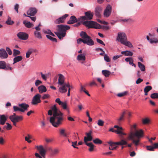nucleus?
Masks as SVG:
<instances>
[{"label":"nucleus","instance_id":"7","mask_svg":"<svg viewBox=\"0 0 158 158\" xmlns=\"http://www.w3.org/2000/svg\"><path fill=\"white\" fill-rule=\"evenodd\" d=\"M85 16H80L78 18L79 21L81 22H82L83 20H91L93 17V13L90 11H88L85 12Z\"/></svg>","mask_w":158,"mask_h":158},{"label":"nucleus","instance_id":"19","mask_svg":"<svg viewBox=\"0 0 158 158\" xmlns=\"http://www.w3.org/2000/svg\"><path fill=\"white\" fill-rule=\"evenodd\" d=\"M37 10L35 8H31L28 11L27 14L28 15L31 16L34 15L37 13Z\"/></svg>","mask_w":158,"mask_h":158},{"label":"nucleus","instance_id":"40","mask_svg":"<svg viewBox=\"0 0 158 158\" xmlns=\"http://www.w3.org/2000/svg\"><path fill=\"white\" fill-rule=\"evenodd\" d=\"M6 23L9 25H11L14 23V22L11 20V19L10 17H8V19L6 22Z\"/></svg>","mask_w":158,"mask_h":158},{"label":"nucleus","instance_id":"20","mask_svg":"<svg viewBox=\"0 0 158 158\" xmlns=\"http://www.w3.org/2000/svg\"><path fill=\"white\" fill-rule=\"evenodd\" d=\"M7 117L4 114L0 115V124L4 125L7 120Z\"/></svg>","mask_w":158,"mask_h":158},{"label":"nucleus","instance_id":"43","mask_svg":"<svg viewBox=\"0 0 158 158\" xmlns=\"http://www.w3.org/2000/svg\"><path fill=\"white\" fill-rule=\"evenodd\" d=\"M152 87L151 86H147L145 87L144 89V92L148 93L150 90L152 89Z\"/></svg>","mask_w":158,"mask_h":158},{"label":"nucleus","instance_id":"59","mask_svg":"<svg viewBox=\"0 0 158 158\" xmlns=\"http://www.w3.org/2000/svg\"><path fill=\"white\" fill-rule=\"evenodd\" d=\"M96 40H97V42L98 43H99L100 44H102V45H103L104 46L105 45V44L102 40H101L98 38H97Z\"/></svg>","mask_w":158,"mask_h":158},{"label":"nucleus","instance_id":"42","mask_svg":"<svg viewBox=\"0 0 158 158\" xmlns=\"http://www.w3.org/2000/svg\"><path fill=\"white\" fill-rule=\"evenodd\" d=\"M13 109L14 111L16 112L17 111H20L22 112H23V110L22 109L19 108L18 107L16 106H13Z\"/></svg>","mask_w":158,"mask_h":158},{"label":"nucleus","instance_id":"35","mask_svg":"<svg viewBox=\"0 0 158 158\" xmlns=\"http://www.w3.org/2000/svg\"><path fill=\"white\" fill-rule=\"evenodd\" d=\"M126 113L125 111H123L120 115L119 118L118 119V122H120L121 121H123L124 119V116Z\"/></svg>","mask_w":158,"mask_h":158},{"label":"nucleus","instance_id":"39","mask_svg":"<svg viewBox=\"0 0 158 158\" xmlns=\"http://www.w3.org/2000/svg\"><path fill=\"white\" fill-rule=\"evenodd\" d=\"M93 141L94 143L96 144H101L102 143V141L98 138H96L93 140Z\"/></svg>","mask_w":158,"mask_h":158},{"label":"nucleus","instance_id":"11","mask_svg":"<svg viewBox=\"0 0 158 158\" xmlns=\"http://www.w3.org/2000/svg\"><path fill=\"white\" fill-rule=\"evenodd\" d=\"M61 85V86L59 87V91L61 93H66L67 91L66 87H70V85L69 83H65Z\"/></svg>","mask_w":158,"mask_h":158},{"label":"nucleus","instance_id":"52","mask_svg":"<svg viewBox=\"0 0 158 158\" xmlns=\"http://www.w3.org/2000/svg\"><path fill=\"white\" fill-rule=\"evenodd\" d=\"M43 32L45 34H47L50 35L51 32V31L50 29H44L43 30Z\"/></svg>","mask_w":158,"mask_h":158},{"label":"nucleus","instance_id":"14","mask_svg":"<svg viewBox=\"0 0 158 158\" xmlns=\"http://www.w3.org/2000/svg\"><path fill=\"white\" fill-rule=\"evenodd\" d=\"M8 55L6 50L3 48L0 49V58L6 59L8 57Z\"/></svg>","mask_w":158,"mask_h":158},{"label":"nucleus","instance_id":"28","mask_svg":"<svg viewBox=\"0 0 158 158\" xmlns=\"http://www.w3.org/2000/svg\"><path fill=\"white\" fill-rule=\"evenodd\" d=\"M77 60L78 61H85V55L83 54H81L77 56Z\"/></svg>","mask_w":158,"mask_h":158},{"label":"nucleus","instance_id":"47","mask_svg":"<svg viewBox=\"0 0 158 158\" xmlns=\"http://www.w3.org/2000/svg\"><path fill=\"white\" fill-rule=\"evenodd\" d=\"M6 51L7 52V54L10 55H11L12 54V52L10 48L8 47H6Z\"/></svg>","mask_w":158,"mask_h":158},{"label":"nucleus","instance_id":"32","mask_svg":"<svg viewBox=\"0 0 158 158\" xmlns=\"http://www.w3.org/2000/svg\"><path fill=\"white\" fill-rule=\"evenodd\" d=\"M102 73L106 77H108L110 75L111 73L108 70H104L102 71Z\"/></svg>","mask_w":158,"mask_h":158},{"label":"nucleus","instance_id":"23","mask_svg":"<svg viewBox=\"0 0 158 158\" xmlns=\"http://www.w3.org/2000/svg\"><path fill=\"white\" fill-rule=\"evenodd\" d=\"M102 10V8L100 6H97L95 9V14L97 17L100 16V13Z\"/></svg>","mask_w":158,"mask_h":158},{"label":"nucleus","instance_id":"26","mask_svg":"<svg viewBox=\"0 0 158 158\" xmlns=\"http://www.w3.org/2000/svg\"><path fill=\"white\" fill-rule=\"evenodd\" d=\"M15 57L13 59V64L21 61L23 58V56H19Z\"/></svg>","mask_w":158,"mask_h":158},{"label":"nucleus","instance_id":"13","mask_svg":"<svg viewBox=\"0 0 158 158\" xmlns=\"http://www.w3.org/2000/svg\"><path fill=\"white\" fill-rule=\"evenodd\" d=\"M111 7L110 5L107 6L104 12V15L105 17H108L109 16L111 13Z\"/></svg>","mask_w":158,"mask_h":158},{"label":"nucleus","instance_id":"30","mask_svg":"<svg viewBox=\"0 0 158 158\" xmlns=\"http://www.w3.org/2000/svg\"><path fill=\"white\" fill-rule=\"evenodd\" d=\"M121 53L125 56H132L133 55V53L132 52L127 50L122 51Z\"/></svg>","mask_w":158,"mask_h":158},{"label":"nucleus","instance_id":"57","mask_svg":"<svg viewBox=\"0 0 158 158\" xmlns=\"http://www.w3.org/2000/svg\"><path fill=\"white\" fill-rule=\"evenodd\" d=\"M146 148L147 150L150 151H153L154 149L153 146H148L146 147Z\"/></svg>","mask_w":158,"mask_h":158},{"label":"nucleus","instance_id":"10","mask_svg":"<svg viewBox=\"0 0 158 158\" xmlns=\"http://www.w3.org/2000/svg\"><path fill=\"white\" fill-rule=\"evenodd\" d=\"M69 16V15L65 14L60 18L54 21V23L56 24L64 23L66 18Z\"/></svg>","mask_w":158,"mask_h":158},{"label":"nucleus","instance_id":"6","mask_svg":"<svg viewBox=\"0 0 158 158\" xmlns=\"http://www.w3.org/2000/svg\"><path fill=\"white\" fill-rule=\"evenodd\" d=\"M82 22L83 25L89 28L100 29L101 27V26L100 24L93 21H86Z\"/></svg>","mask_w":158,"mask_h":158},{"label":"nucleus","instance_id":"21","mask_svg":"<svg viewBox=\"0 0 158 158\" xmlns=\"http://www.w3.org/2000/svg\"><path fill=\"white\" fill-rule=\"evenodd\" d=\"M37 50L35 49H33L32 48H29L26 53V57L27 58H28L30 57V55L32 53L36 52Z\"/></svg>","mask_w":158,"mask_h":158},{"label":"nucleus","instance_id":"31","mask_svg":"<svg viewBox=\"0 0 158 158\" xmlns=\"http://www.w3.org/2000/svg\"><path fill=\"white\" fill-rule=\"evenodd\" d=\"M85 143L86 145L90 147L89 149V151L91 152L93 150L94 146L92 143H88L87 142Z\"/></svg>","mask_w":158,"mask_h":158},{"label":"nucleus","instance_id":"5","mask_svg":"<svg viewBox=\"0 0 158 158\" xmlns=\"http://www.w3.org/2000/svg\"><path fill=\"white\" fill-rule=\"evenodd\" d=\"M80 35L83 39V43L89 46H92L94 44V42L91 37L88 35L85 31H82L80 33Z\"/></svg>","mask_w":158,"mask_h":158},{"label":"nucleus","instance_id":"33","mask_svg":"<svg viewBox=\"0 0 158 158\" xmlns=\"http://www.w3.org/2000/svg\"><path fill=\"white\" fill-rule=\"evenodd\" d=\"M23 23L26 27L28 28H30L33 26V24L27 21L26 22V21H24Z\"/></svg>","mask_w":158,"mask_h":158},{"label":"nucleus","instance_id":"53","mask_svg":"<svg viewBox=\"0 0 158 158\" xmlns=\"http://www.w3.org/2000/svg\"><path fill=\"white\" fill-rule=\"evenodd\" d=\"M72 143V146L74 148H78L77 147H76V146L78 145L77 144V141L75 142H71Z\"/></svg>","mask_w":158,"mask_h":158},{"label":"nucleus","instance_id":"56","mask_svg":"<svg viewBox=\"0 0 158 158\" xmlns=\"http://www.w3.org/2000/svg\"><path fill=\"white\" fill-rule=\"evenodd\" d=\"M117 146L114 144L110 145L109 147V149L110 150H115L116 149Z\"/></svg>","mask_w":158,"mask_h":158},{"label":"nucleus","instance_id":"12","mask_svg":"<svg viewBox=\"0 0 158 158\" xmlns=\"http://www.w3.org/2000/svg\"><path fill=\"white\" fill-rule=\"evenodd\" d=\"M17 36L20 40H26L28 37V35L26 33L19 32L17 34Z\"/></svg>","mask_w":158,"mask_h":158},{"label":"nucleus","instance_id":"24","mask_svg":"<svg viewBox=\"0 0 158 158\" xmlns=\"http://www.w3.org/2000/svg\"><path fill=\"white\" fill-rule=\"evenodd\" d=\"M60 135L64 137H67L68 134L66 132V130L64 128H61L59 130Z\"/></svg>","mask_w":158,"mask_h":158},{"label":"nucleus","instance_id":"38","mask_svg":"<svg viewBox=\"0 0 158 158\" xmlns=\"http://www.w3.org/2000/svg\"><path fill=\"white\" fill-rule=\"evenodd\" d=\"M34 35L35 37L41 39L42 38L40 33L38 31H35L34 32Z\"/></svg>","mask_w":158,"mask_h":158},{"label":"nucleus","instance_id":"61","mask_svg":"<svg viewBox=\"0 0 158 158\" xmlns=\"http://www.w3.org/2000/svg\"><path fill=\"white\" fill-rule=\"evenodd\" d=\"M19 7V5L18 4H16L15 6V10L16 11L17 13H18V9Z\"/></svg>","mask_w":158,"mask_h":158},{"label":"nucleus","instance_id":"34","mask_svg":"<svg viewBox=\"0 0 158 158\" xmlns=\"http://www.w3.org/2000/svg\"><path fill=\"white\" fill-rule=\"evenodd\" d=\"M138 66L142 71H145V66L144 64L141 63L139 62L138 63Z\"/></svg>","mask_w":158,"mask_h":158},{"label":"nucleus","instance_id":"27","mask_svg":"<svg viewBox=\"0 0 158 158\" xmlns=\"http://www.w3.org/2000/svg\"><path fill=\"white\" fill-rule=\"evenodd\" d=\"M19 106L23 110V112L25 110H27V108L29 107V105L25 103H22L19 104Z\"/></svg>","mask_w":158,"mask_h":158},{"label":"nucleus","instance_id":"46","mask_svg":"<svg viewBox=\"0 0 158 158\" xmlns=\"http://www.w3.org/2000/svg\"><path fill=\"white\" fill-rule=\"evenodd\" d=\"M158 43V40L156 38L151 39L150 43L151 44Z\"/></svg>","mask_w":158,"mask_h":158},{"label":"nucleus","instance_id":"25","mask_svg":"<svg viewBox=\"0 0 158 158\" xmlns=\"http://www.w3.org/2000/svg\"><path fill=\"white\" fill-rule=\"evenodd\" d=\"M38 89L40 93H42L45 92L47 91V89L45 86L41 85L38 87Z\"/></svg>","mask_w":158,"mask_h":158},{"label":"nucleus","instance_id":"44","mask_svg":"<svg viewBox=\"0 0 158 158\" xmlns=\"http://www.w3.org/2000/svg\"><path fill=\"white\" fill-rule=\"evenodd\" d=\"M151 98L153 99H156L158 98V93H154L151 94L150 96Z\"/></svg>","mask_w":158,"mask_h":158},{"label":"nucleus","instance_id":"45","mask_svg":"<svg viewBox=\"0 0 158 158\" xmlns=\"http://www.w3.org/2000/svg\"><path fill=\"white\" fill-rule=\"evenodd\" d=\"M127 91H125L121 93H118L117 94V96L118 97H122L126 95L127 94Z\"/></svg>","mask_w":158,"mask_h":158},{"label":"nucleus","instance_id":"36","mask_svg":"<svg viewBox=\"0 0 158 158\" xmlns=\"http://www.w3.org/2000/svg\"><path fill=\"white\" fill-rule=\"evenodd\" d=\"M58 152V150L57 149H55L52 150V151L50 152V154L52 157H53L56 155Z\"/></svg>","mask_w":158,"mask_h":158},{"label":"nucleus","instance_id":"49","mask_svg":"<svg viewBox=\"0 0 158 158\" xmlns=\"http://www.w3.org/2000/svg\"><path fill=\"white\" fill-rule=\"evenodd\" d=\"M104 60L107 62H109L110 61V60L109 57L106 54L104 55Z\"/></svg>","mask_w":158,"mask_h":158},{"label":"nucleus","instance_id":"9","mask_svg":"<svg viewBox=\"0 0 158 158\" xmlns=\"http://www.w3.org/2000/svg\"><path fill=\"white\" fill-rule=\"evenodd\" d=\"M41 97V95L38 94L35 95L32 98L31 102V104L33 105H36L38 103L40 102V98Z\"/></svg>","mask_w":158,"mask_h":158},{"label":"nucleus","instance_id":"22","mask_svg":"<svg viewBox=\"0 0 158 158\" xmlns=\"http://www.w3.org/2000/svg\"><path fill=\"white\" fill-rule=\"evenodd\" d=\"M11 121L18 122L19 121L22 120L23 119V117L22 116H16L13 117L9 118Z\"/></svg>","mask_w":158,"mask_h":158},{"label":"nucleus","instance_id":"60","mask_svg":"<svg viewBox=\"0 0 158 158\" xmlns=\"http://www.w3.org/2000/svg\"><path fill=\"white\" fill-rule=\"evenodd\" d=\"M120 145H123L127 144V142L124 140L122 139L120 141Z\"/></svg>","mask_w":158,"mask_h":158},{"label":"nucleus","instance_id":"54","mask_svg":"<svg viewBox=\"0 0 158 158\" xmlns=\"http://www.w3.org/2000/svg\"><path fill=\"white\" fill-rule=\"evenodd\" d=\"M42 83V82L41 81L39 80H37L35 81V85L36 86H37L41 84Z\"/></svg>","mask_w":158,"mask_h":158},{"label":"nucleus","instance_id":"1","mask_svg":"<svg viewBox=\"0 0 158 158\" xmlns=\"http://www.w3.org/2000/svg\"><path fill=\"white\" fill-rule=\"evenodd\" d=\"M53 112V116L50 118V122L53 126L56 127H58L62 124L64 120L63 114L58 110L54 105L51 108Z\"/></svg>","mask_w":158,"mask_h":158},{"label":"nucleus","instance_id":"4","mask_svg":"<svg viewBox=\"0 0 158 158\" xmlns=\"http://www.w3.org/2000/svg\"><path fill=\"white\" fill-rule=\"evenodd\" d=\"M143 131L142 130H136L134 133H131L129 136V138L132 141V143L136 146L138 145L140 138L143 136Z\"/></svg>","mask_w":158,"mask_h":158},{"label":"nucleus","instance_id":"18","mask_svg":"<svg viewBox=\"0 0 158 158\" xmlns=\"http://www.w3.org/2000/svg\"><path fill=\"white\" fill-rule=\"evenodd\" d=\"M58 75L59 77L58 78V84L60 85H62L65 84L64 83V76L61 74H59Z\"/></svg>","mask_w":158,"mask_h":158},{"label":"nucleus","instance_id":"3","mask_svg":"<svg viewBox=\"0 0 158 158\" xmlns=\"http://www.w3.org/2000/svg\"><path fill=\"white\" fill-rule=\"evenodd\" d=\"M116 40L120 42L122 44L130 48L133 47L131 43L127 40V35L124 32H119L118 34Z\"/></svg>","mask_w":158,"mask_h":158},{"label":"nucleus","instance_id":"51","mask_svg":"<svg viewBox=\"0 0 158 158\" xmlns=\"http://www.w3.org/2000/svg\"><path fill=\"white\" fill-rule=\"evenodd\" d=\"M6 124L7 125L6 126H5L4 127H6L7 130H10L12 128V127L11 125L9 123H6Z\"/></svg>","mask_w":158,"mask_h":158},{"label":"nucleus","instance_id":"2","mask_svg":"<svg viewBox=\"0 0 158 158\" xmlns=\"http://www.w3.org/2000/svg\"><path fill=\"white\" fill-rule=\"evenodd\" d=\"M70 27L68 25L62 24L58 25L56 26L57 32H55L59 39L61 40L65 36L67 30H69Z\"/></svg>","mask_w":158,"mask_h":158},{"label":"nucleus","instance_id":"8","mask_svg":"<svg viewBox=\"0 0 158 158\" xmlns=\"http://www.w3.org/2000/svg\"><path fill=\"white\" fill-rule=\"evenodd\" d=\"M36 148L41 156L43 157H45L47 152L46 149L41 145L39 146H36Z\"/></svg>","mask_w":158,"mask_h":158},{"label":"nucleus","instance_id":"37","mask_svg":"<svg viewBox=\"0 0 158 158\" xmlns=\"http://www.w3.org/2000/svg\"><path fill=\"white\" fill-rule=\"evenodd\" d=\"M6 63L3 61H0V69H4L6 68Z\"/></svg>","mask_w":158,"mask_h":158},{"label":"nucleus","instance_id":"16","mask_svg":"<svg viewBox=\"0 0 158 158\" xmlns=\"http://www.w3.org/2000/svg\"><path fill=\"white\" fill-rule=\"evenodd\" d=\"M55 101L60 105L65 110L68 108L67 107V103L66 102H62L60 100V99L59 98H56L55 100Z\"/></svg>","mask_w":158,"mask_h":158},{"label":"nucleus","instance_id":"17","mask_svg":"<svg viewBox=\"0 0 158 158\" xmlns=\"http://www.w3.org/2000/svg\"><path fill=\"white\" fill-rule=\"evenodd\" d=\"M78 21H79L78 18L77 19L75 16L73 15L70 17L69 20L67 22V23L72 24L77 22Z\"/></svg>","mask_w":158,"mask_h":158},{"label":"nucleus","instance_id":"63","mask_svg":"<svg viewBox=\"0 0 158 158\" xmlns=\"http://www.w3.org/2000/svg\"><path fill=\"white\" fill-rule=\"evenodd\" d=\"M93 85H97V84L93 80L91 82H90L89 84V85L90 86H92Z\"/></svg>","mask_w":158,"mask_h":158},{"label":"nucleus","instance_id":"41","mask_svg":"<svg viewBox=\"0 0 158 158\" xmlns=\"http://www.w3.org/2000/svg\"><path fill=\"white\" fill-rule=\"evenodd\" d=\"M20 52L17 49H14L13 50V56H17L20 55Z\"/></svg>","mask_w":158,"mask_h":158},{"label":"nucleus","instance_id":"15","mask_svg":"<svg viewBox=\"0 0 158 158\" xmlns=\"http://www.w3.org/2000/svg\"><path fill=\"white\" fill-rule=\"evenodd\" d=\"M92 133V131H90L89 132L85 133L87 137L85 136L84 137V140L85 143H86L88 141H90L92 140L93 139L91 135Z\"/></svg>","mask_w":158,"mask_h":158},{"label":"nucleus","instance_id":"48","mask_svg":"<svg viewBox=\"0 0 158 158\" xmlns=\"http://www.w3.org/2000/svg\"><path fill=\"white\" fill-rule=\"evenodd\" d=\"M104 122L101 119H99L98 121L97 124L99 126H102L104 125Z\"/></svg>","mask_w":158,"mask_h":158},{"label":"nucleus","instance_id":"64","mask_svg":"<svg viewBox=\"0 0 158 158\" xmlns=\"http://www.w3.org/2000/svg\"><path fill=\"white\" fill-rule=\"evenodd\" d=\"M143 81V80L142 79L139 78L136 80V82L137 84H138L142 82Z\"/></svg>","mask_w":158,"mask_h":158},{"label":"nucleus","instance_id":"55","mask_svg":"<svg viewBox=\"0 0 158 158\" xmlns=\"http://www.w3.org/2000/svg\"><path fill=\"white\" fill-rule=\"evenodd\" d=\"M40 74L41 75L42 78L44 80H46L47 77L48 76L47 74L45 75L43 74L42 72L40 73Z\"/></svg>","mask_w":158,"mask_h":158},{"label":"nucleus","instance_id":"58","mask_svg":"<svg viewBox=\"0 0 158 158\" xmlns=\"http://www.w3.org/2000/svg\"><path fill=\"white\" fill-rule=\"evenodd\" d=\"M50 97V95L48 94H44L41 97L43 99H44L46 98H48Z\"/></svg>","mask_w":158,"mask_h":158},{"label":"nucleus","instance_id":"62","mask_svg":"<svg viewBox=\"0 0 158 158\" xmlns=\"http://www.w3.org/2000/svg\"><path fill=\"white\" fill-rule=\"evenodd\" d=\"M122 56V55L115 56L113 57V59L114 60H116Z\"/></svg>","mask_w":158,"mask_h":158},{"label":"nucleus","instance_id":"50","mask_svg":"<svg viewBox=\"0 0 158 158\" xmlns=\"http://www.w3.org/2000/svg\"><path fill=\"white\" fill-rule=\"evenodd\" d=\"M150 120L148 118H146L143 120L142 122L144 124H147L149 123Z\"/></svg>","mask_w":158,"mask_h":158},{"label":"nucleus","instance_id":"29","mask_svg":"<svg viewBox=\"0 0 158 158\" xmlns=\"http://www.w3.org/2000/svg\"><path fill=\"white\" fill-rule=\"evenodd\" d=\"M125 60L127 62H129L130 64L134 66L135 67H136L135 65L133 63V60L131 57L126 58Z\"/></svg>","mask_w":158,"mask_h":158}]
</instances>
